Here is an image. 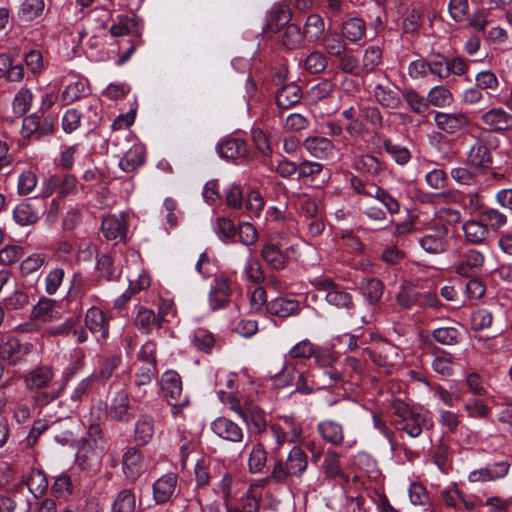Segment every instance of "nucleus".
<instances>
[{
	"mask_svg": "<svg viewBox=\"0 0 512 512\" xmlns=\"http://www.w3.org/2000/svg\"><path fill=\"white\" fill-rule=\"evenodd\" d=\"M317 432L325 442L333 446L345 445L347 448H351L356 444V440L344 441V428L342 424L332 419L320 421L317 424Z\"/></svg>",
	"mask_w": 512,
	"mask_h": 512,
	"instance_id": "obj_12",
	"label": "nucleus"
},
{
	"mask_svg": "<svg viewBox=\"0 0 512 512\" xmlns=\"http://www.w3.org/2000/svg\"><path fill=\"white\" fill-rule=\"evenodd\" d=\"M448 58L437 53L427 61L428 72L438 77L440 80L448 78Z\"/></svg>",
	"mask_w": 512,
	"mask_h": 512,
	"instance_id": "obj_61",
	"label": "nucleus"
},
{
	"mask_svg": "<svg viewBox=\"0 0 512 512\" xmlns=\"http://www.w3.org/2000/svg\"><path fill=\"white\" fill-rule=\"evenodd\" d=\"M342 35L351 43H357L366 35V23L359 17H351L341 26Z\"/></svg>",
	"mask_w": 512,
	"mask_h": 512,
	"instance_id": "obj_40",
	"label": "nucleus"
},
{
	"mask_svg": "<svg viewBox=\"0 0 512 512\" xmlns=\"http://www.w3.org/2000/svg\"><path fill=\"white\" fill-rule=\"evenodd\" d=\"M128 225L124 215H110L101 223V231L107 240H123L126 237Z\"/></svg>",
	"mask_w": 512,
	"mask_h": 512,
	"instance_id": "obj_21",
	"label": "nucleus"
},
{
	"mask_svg": "<svg viewBox=\"0 0 512 512\" xmlns=\"http://www.w3.org/2000/svg\"><path fill=\"white\" fill-rule=\"evenodd\" d=\"M95 378L94 376H88L82 379L73 389L70 395V404L68 406L69 411H73L78 408L84 397L91 391Z\"/></svg>",
	"mask_w": 512,
	"mask_h": 512,
	"instance_id": "obj_53",
	"label": "nucleus"
},
{
	"mask_svg": "<svg viewBox=\"0 0 512 512\" xmlns=\"http://www.w3.org/2000/svg\"><path fill=\"white\" fill-rule=\"evenodd\" d=\"M434 122L439 130L453 136L461 135L470 125L468 115L461 111L451 113L437 111Z\"/></svg>",
	"mask_w": 512,
	"mask_h": 512,
	"instance_id": "obj_9",
	"label": "nucleus"
},
{
	"mask_svg": "<svg viewBox=\"0 0 512 512\" xmlns=\"http://www.w3.org/2000/svg\"><path fill=\"white\" fill-rule=\"evenodd\" d=\"M38 178L31 170L23 171L18 177L17 191L19 195L26 196L36 188Z\"/></svg>",
	"mask_w": 512,
	"mask_h": 512,
	"instance_id": "obj_64",
	"label": "nucleus"
},
{
	"mask_svg": "<svg viewBox=\"0 0 512 512\" xmlns=\"http://www.w3.org/2000/svg\"><path fill=\"white\" fill-rule=\"evenodd\" d=\"M462 230L466 241L475 245L482 244L489 234L487 224L479 220L465 221Z\"/></svg>",
	"mask_w": 512,
	"mask_h": 512,
	"instance_id": "obj_35",
	"label": "nucleus"
},
{
	"mask_svg": "<svg viewBox=\"0 0 512 512\" xmlns=\"http://www.w3.org/2000/svg\"><path fill=\"white\" fill-rule=\"evenodd\" d=\"M54 378V371L50 366L43 365L32 369L25 377L26 387L30 390L46 388Z\"/></svg>",
	"mask_w": 512,
	"mask_h": 512,
	"instance_id": "obj_28",
	"label": "nucleus"
},
{
	"mask_svg": "<svg viewBox=\"0 0 512 512\" xmlns=\"http://www.w3.org/2000/svg\"><path fill=\"white\" fill-rule=\"evenodd\" d=\"M368 355L372 362L383 368L387 374L402 362L400 349L386 340H380L374 348L369 349Z\"/></svg>",
	"mask_w": 512,
	"mask_h": 512,
	"instance_id": "obj_5",
	"label": "nucleus"
},
{
	"mask_svg": "<svg viewBox=\"0 0 512 512\" xmlns=\"http://www.w3.org/2000/svg\"><path fill=\"white\" fill-rule=\"evenodd\" d=\"M123 472L127 479L137 480L144 472V466L141 454L135 447H130L124 453L122 458Z\"/></svg>",
	"mask_w": 512,
	"mask_h": 512,
	"instance_id": "obj_25",
	"label": "nucleus"
},
{
	"mask_svg": "<svg viewBox=\"0 0 512 512\" xmlns=\"http://www.w3.org/2000/svg\"><path fill=\"white\" fill-rule=\"evenodd\" d=\"M33 344L10 337L0 344V359L10 366H19L27 362L33 351Z\"/></svg>",
	"mask_w": 512,
	"mask_h": 512,
	"instance_id": "obj_7",
	"label": "nucleus"
},
{
	"mask_svg": "<svg viewBox=\"0 0 512 512\" xmlns=\"http://www.w3.org/2000/svg\"><path fill=\"white\" fill-rule=\"evenodd\" d=\"M481 121L493 131L512 129V115L502 108H492L481 115Z\"/></svg>",
	"mask_w": 512,
	"mask_h": 512,
	"instance_id": "obj_24",
	"label": "nucleus"
},
{
	"mask_svg": "<svg viewBox=\"0 0 512 512\" xmlns=\"http://www.w3.org/2000/svg\"><path fill=\"white\" fill-rule=\"evenodd\" d=\"M161 389L167 401L173 406H184L187 404L186 398L182 397V381L176 371H166L161 378Z\"/></svg>",
	"mask_w": 512,
	"mask_h": 512,
	"instance_id": "obj_11",
	"label": "nucleus"
},
{
	"mask_svg": "<svg viewBox=\"0 0 512 512\" xmlns=\"http://www.w3.org/2000/svg\"><path fill=\"white\" fill-rule=\"evenodd\" d=\"M325 52L331 57L341 56L347 50L346 42L335 32L327 33L322 39Z\"/></svg>",
	"mask_w": 512,
	"mask_h": 512,
	"instance_id": "obj_57",
	"label": "nucleus"
},
{
	"mask_svg": "<svg viewBox=\"0 0 512 512\" xmlns=\"http://www.w3.org/2000/svg\"><path fill=\"white\" fill-rule=\"evenodd\" d=\"M231 296V281L225 277H219L210 291V305L213 309L227 305Z\"/></svg>",
	"mask_w": 512,
	"mask_h": 512,
	"instance_id": "obj_31",
	"label": "nucleus"
},
{
	"mask_svg": "<svg viewBox=\"0 0 512 512\" xmlns=\"http://www.w3.org/2000/svg\"><path fill=\"white\" fill-rule=\"evenodd\" d=\"M217 152L222 158L234 160L245 156L246 143L239 138L225 139L218 144Z\"/></svg>",
	"mask_w": 512,
	"mask_h": 512,
	"instance_id": "obj_38",
	"label": "nucleus"
},
{
	"mask_svg": "<svg viewBox=\"0 0 512 512\" xmlns=\"http://www.w3.org/2000/svg\"><path fill=\"white\" fill-rule=\"evenodd\" d=\"M509 469L510 464L507 461L488 464L485 467L471 471L468 475V480L471 483L495 481L505 477Z\"/></svg>",
	"mask_w": 512,
	"mask_h": 512,
	"instance_id": "obj_14",
	"label": "nucleus"
},
{
	"mask_svg": "<svg viewBox=\"0 0 512 512\" xmlns=\"http://www.w3.org/2000/svg\"><path fill=\"white\" fill-rule=\"evenodd\" d=\"M24 77V68L21 64H13L9 55L0 54V78H5L12 82L21 81Z\"/></svg>",
	"mask_w": 512,
	"mask_h": 512,
	"instance_id": "obj_47",
	"label": "nucleus"
},
{
	"mask_svg": "<svg viewBox=\"0 0 512 512\" xmlns=\"http://www.w3.org/2000/svg\"><path fill=\"white\" fill-rule=\"evenodd\" d=\"M110 32L114 37L125 36L129 34H136L140 38L141 34L138 27V22L134 17L124 15L117 16L115 22L110 28Z\"/></svg>",
	"mask_w": 512,
	"mask_h": 512,
	"instance_id": "obj_46",
	"label": "nucleus"
},
{
	"mask_svg": "<svg viewBox=\"0 0 512 512\" xmlns=\"http://www.w3.org/2000/svg\"><path fill=\"white\" fill-rule=\"evenodd\" d=\"M33 94L28 88H21L13 99V110L20 116L24 115L31 108Z\"/></svg>",
	"mask_w": 512,
	"mask_h": 512,
	"instance_id": "obj_63",
	"label": "nucleus"
},
{
	"mask_svg": "<svg viewBox=\"0 0 512 512\" xmlns=\"http://www.w3.org/2000/svg\"><path fill=\"white\" fill-rule=\"evenodd\" d=\"M279 41L285 49L294 50L303 46L304 37L299 26L292 23L284 27Z\"/></svg>",
	"mask_w": 512,
	"mask_h": 512,
	"instance_id": "obj_48",
	"label": "nucleus"
},
{
	"mask_svg": "<svg viewBox=\"0 0 512 512\" xmlns=\"http://www.w3.org/2000/svg\"><path fill=\"white\" fill-rule=\"evenodd\" d=\"M460 336V332L458 328L447 326V327H439L433 330L432 337L433 339L442 345H454L458 342V338Z\"/></svg>",
	"mask_w": 512,
	"mask_h": 512,
	"instance_id": "obj_62",
	"label": "nucleus"
},
{
	"mask_svg": "<svg viewBox=\"0 0 512 512\" xmlns=\"http://www.w3.org/2000/svg\"><path fill=\"white\" fill-rule=\"evenodd\" d=\"M276 104L281 109H289L296 105L302 98V89L291 81L276 91Z\"/></svg>",
	"mask_w": 512,
	"mask_h": 512,
	"instance_id": "obj_27",
	"label": "nucleus"
},
{
	"mask_svg": "<svg viewBox=\"0 0 512 512\" xmlns=\"http://www.w3.org/2000/svg\"><path fill=\"white\" fill-rule=\"evenodd\" d=\"M324 354H320L314 343L308 339H304L296 343L288 353L285 355V361H306L311 358L316 360V357H322Z\"/></svg>",
	"mask_w": 512,
	"mask_h": 512,
	"instance_id": "obj_33",
	"label": "nucleus"
},
{
	"mask_svg": "<svg viewBox=\"0 0 512 512\" xmlns=\"http://www.w3.org/2000/svg\"><path fill=\"white\" fill-rule=\"evenodd\" d=\"M321 468L326 478L335 479L344 477L340 455L333 449H328L326 451Z\"/></svg>",
	"mask_w": 512,
	"mask_h": 512,
	"instance_id": "obj_44",
	"label": "nucleus"
},
{
	"mask_svg": "<svg viewBox=\"0 0 512 512\" xmlns=\"http://www.w3.org/2000/svg\"><path fill=\"white\" fill-rule=\"evenodd\" d=\"M427 101L429 105L438 108H444L452 104L453 95L447 87L443 85H437L431 88L428 92Z\"/></svg>",
	"mask_w": 512,
	"mask_h": 512,
	"instance_id": "obj_51",
	"label": "nucleus"
},
{
	"mask_svg": "<svg viewBox=\"0 0 512 512\" xmlns=\"http://www.w3.org/2000/svg\"><path fill=\"white\" fill-rule=\"evenodd\" d=\"M291 20V13L289 8L284 4L275 5L269 16L266 24V33H276L280 28L285 27Z\"/></svg>",
	"mask_w": 512,
	"mask_h": 512,
	"instance_id": "obj_37",
	"label": "nucleus"
},
{
	"mask_svg": "<svg viewBox=\"0 0 512 512\" xmlns=\"http://www.w3.org/2000/svg\"><path fill=\"white\" fill-rule=\"evenodd\" d=\"M154 435V420L149 415H141L135 423L134 442L145 446L151 442Z\"/></svg>",
	"mask_w": 512,
	"mask_h": 512,
	"instance_id": "obj_36",
	"label": "nucleus"
},
{
	"mask_svg": "<svg viewBox=\"0 0 512 512\" xmlns=\"http://www.w3.org/2000/svg\"><path fill=\"white\" fill-rule=\"evenodd\" d=\"M177 488V475L167 473L158 478L152 486L153 499L157 504L168 502Z\"/></svg>",
	"mask_w": 512,
	"mask_h": 512,
	"instance_id": "obj_20",
	"label": "nucleus"
},
{
	"mask_svg": "<svg viewBox=\"0 0 512 512\" xmlns=\"http://www.w3.org/2000/svg\"><path fill=\"white\" fill-rule=\"evenodd\" d=\"M401 98L404 99L407 106L416 114H424L429 109L427 98L419 94L412 88L404 89Z\"/></svg>",
	"mask_w": 512,
	"mask_h": 512,
	"instance_id": "obj_55",
	"label": "nucleus"
},
{
	"mask_svg": "<svg viewBox=\"0 0 512 512\" xmlns=\"http://www.w3.org/2000/svg\"><path fill=\"white\" fill-rule=\"evenodd\" d=\"M363 296L370 304L378 303L384 292V284L377 278H369L363 280L361 284Z\"/></svg>",
	"mask_w": 512,
	"mask_h": 512,
	"instance_id": "obj_52",
	"label": "nucleus"
},
{
	"mask_svg": "<svg viewBox=\"0 0 512 512\" xmlns=\"http://www.w3.org/2000/svg\"><path fill=\"white\" fill-rule=\"evenodd\" d=\"M302 145L309 155L318 159L333 158L335 154L334 143L323 136H309Z\"/></svg>",
	"mask_w": 512,
	"mask_h": 512,
	"instance_id": "obj_18",
	"label": "nucleus"
},
{
	"mask_svg": "<svg viewBox=\"0 0 512 512\" xmlns=\"http://www.w3.org/2000/svg\"><path fill=\"white\" fill-rule=\"evenodd\" d=\"M353 167L360 173H364L372 177H377L384 171L385 164L376 156L370 153H365L358 155L354 159Z\"/></svg>",
	"mask_w": 512,
	"mask_h": 512,
	"instance_id": "obj_32",
	"label": "nucleus"
},
{
	"mask_svg": "<svg viewBox=\"0 0 512 512\" xmlns=\"http://www.w3.org/2000/svg\"><path fill=\"white\" fill-rule=\"evenodd\" d=\"M17 507L23 512H31V502L25 496L23 483L14 484L7 495H0V512H13Z\"/></svg>",
	"mask_w": 512,
	"mask_h": 512,
	"instance_id": "obj_10",
	"label": "nucleus"
},
{
	"mask_svg": "<svg viewBox=\"0 0 512 512\" xmlns=\"http://www.w3.org/2000/svg\"><path fill=\"white\" fill-rule=\"evenodd\" d=\"M112 512H139L134 492L129 489L120 491L113 502Z\"/></svg>",
	"mask_w": 512,
	"mask_h": 512,
	"instance_id": "obj_50",
	"label": "nucleus"
},
{
	"mask_svg": "<svg viewBox=\"0 0 512 512\" xmlns=\"http://www.w3.org/2000/svg\"><path fill=\"white\" fill-rule=\"evenodd\" d=\"M25 485V490L28 491L34 497H40L46 493L48 489V480L45 473L39 469H32L28 475L26 482H22ZM27 497V494L25 493Z\"/></svg>",
	"mask_w": 512,
	"mask_h": 512,
	"instance_id": "obj_43",
	"label": "nucleus"
},
{
	"mask_svg": "<svg viewBox=\"0 0 512 512\" xmlns=\"http://www.w3.org/2000/svg\"><path fill=\"white\" fill-rule=\"evenodd\" d=\"M210 428L216 436L229 442L238 443L244 437L242 428L226 417H218L213 420Z\"/></svg>",
	"mask_w": 512,
	"mask_h": 512,
	"instance_id": "obj_17",
	"label": "nucleus"
},
{
	"mask_svg": "<svg viewBox=\"0 0 512 512\" xmlns=\"http://www.w3.org/2000/svg\"><path fill=\"white\" fill-rule=\"evenodd\" d=\"M158 369L156 365H140L135 373L134 386H135V398L137 401H141L146 395L145 387L150 385L153 379L156 378Z\"/></svg>",
	"mask_w": 512,
	"mask_h": 512,
	"instance_id": "obj_26",
	"label": "nucleus"
},
{
	"mask_svg": "<svg viewBox=\"0 0 512 512\" xmlns=\"http://www.w3.org/2000/svg\"><path fill=\"white\" fill-rule=\"evenodd\" d=\"M327 64V56L324 52L319 50L309 53L303 60V68L311 74H317L324 71Z\"/></svg>",
	"mask_w": 512,
	"mask_h": 512,
	"instance_id": "obj_58",
	"label": "nucleus"
},
{
	"mask_svg": "<svg viewBox=\"0 0 512 512\" xmlns=\"http://www.w3.org/2000/svg\"><path fill=\"white\" fill-rule=\"evenodd\" d=\"M44 0H24L19 9V17L26 22L38 18L44 11Z\"/></svg>",
	"mask_w": 512,
	"mask_h": 512,
	"instance_id": "obj_59",
	"label": "nucleus"
},
{
	"mask_svg": "<svg viewBox=\"0 0 512 512\" xmlns=\"http://www.w3.org/2000/svg\"><path fill=\"white\" fill-rule=\"evenodd\" d=\"M166 311L163 307L159 308L158 315L152 309L139 307L135 316V326L145 334L151 333L155 328H161L164 322Z\"/></svg>",
	"mask_w": 512,
	"mask_h": 512,
	"instance_id": "obj_16",
	"label": "nucleus"
},
{
	"mask_svg": "<svg viewBox=\"0 0 512 512\" xmlns=\"http://www.w3.org/2000/svg\"><path fill=\"white\" fill-rule=\"evenodd\" d=\"M385 152L398 164L406 165L411 159L410 150L398 143L393 142L391 139H386L383 142Z\"/></svg>",
	"mask_w": 512,
	"mask_h": 512,
	"instance_id": "obj_54",
	"label": "nucleus"
},
{
	"mask_svg": "<svg viewBox=\"0 0 512 512\" xmlns=\"http://www.w3.org/2000/svg\"><path fill=\"white\" fill-rule=\"evenodd\" d=\"M261 257L263 261L273 270L279 271L286 267L287 259L275 244H265L261 249Z\"/></svg>",
	"mask_w": 512,
	"mask_h": 512,
	"instance_id": "obj_41",
	"label": "nucleus"
},
{
	"mask_svg": "<svg viewBox=\"0 0 512 512\" xmlns=\"http://www.w3.org/2000/svg\"><path fill=\"white\" fill-rule=\"evenodd\" d=\"M467 160L471 167L482 170L490 168L493 162L491 151L482 140H477L473 144L468 153Z\"/></svg>",
	"mask_w": 512,
	"mask_h": 512,
	"instance_id": "obj_23",
	"label": "nucleus"
},
{
	"mask_svg": "<svg viewBox=\"0 0 512 512\" xmlns=\"http://www.w3.org/2000/svg\"><path fill=\"white\" fill-rule=\"evenodd\" d=\"M383 63V51L379 46H368L362 56L361 70L365 74L375 72Z\"/></svg>",
	"mask_w": 512,
	"mask_h": 512,
	"instance_id": "obj_45",
	"label": "nucleus"
},
{
	"mask_svg": "<svg viewBox=\"0 0 512 512\" xmlns=\"http://www.w3.org/2000/svg\"><path fill=\"white\" fill-rule=\"evenodd\" d=\"M241 418L256 434H262L267 429V416L265 412L256 405H245V410Z\"/></svg>",
	"mask_w": 512,
	"mask_h": 512,
	"instance_id": "obj_29",
	"label": "nucleus"
},
{
	"mask_svg": "<svg viewBox=\"0 0 512 512\" xmlns=\"http://www.w3.org/2000/svg\"><path fill=\"white\" fill-rule=\"evenodd\" d=\"M107 415L119 422H129L133 418L128 392L122 389L115 393L107 408Z\"/></svg>",
	"mask_w": 512,
	"mask_h": 512,
	"instance_id": "obj_15",
	"label": "nucleus"
},
{
	"mask_svg": "<svg viewBox=\"0 0 512 512\" xmlns=\"http://www.w3.org/2000/svg\"><path fill=\"white\" fill-rule=\"evenodd\" d=\"M392 408L396 416L395 425L397 429L405 432L411 438L419 437L424 428L433 425L426 413L416 411L402 401H394Z\"/></svg>",
	"mask_w": 512,
	"mask_h": 512,
	"instance_id": "obj_2",
	"label": "nucleus"
},
{
	"mask_svg": "<svg viewBox=\"0 0 512 512\" xmlns=\"http://www.w3.org/2000/svg\"><path fill=\"white\" fill-rule=\"evenodd\" d=\"M446 235L447 229L441 227L434 233H428L423 235L419 239V244L424 251L430 254H440L446 250Z\"/></svg>",
	"mask_w": 512,
	"mask_h": 512,
	"instance_id": "obj_30",
	"label": "nucleus"
},
{
	"mask_svg": "<svg viewBox=\"0 0 512 512\" xmlns=\"http://www.w3.org/2000/svg\"><path fill=\"white\" fill-rule=\"evenodd\" d=\"M484 255L476 249H468L462 253L455 264V272L463 277H469L483 266Z\"/></svg>",
	"mask_w": 512,
	"mask_h": 512,
	"instance_id": "obj_19",
	"label": "nucleus"
},
{
	"mask_svg": "<svg viewBox=\"0 0 512 512\" xmlns=\"http://www.w3.org/2000/svg\"><path fill=\"white\" fill-rule=\"evenodd\" d=\"M371 93L374 100L385 110L392 112L402 106L398 86L387 78L376 83Z\"/></svg>",
	"mask_w": 512,
	"mask_h": 512,
	"instance_id": "obj_8",
	"label": "nucleus"
},
{
	"mask_svg": "<svg viewBox=\"0 0 512 512\" xmlns=\"http://www.w3.org/2000/svg\"><path fill=\"white\" fill-rule=\"evenodd\" d=\"M325 30V23L322 17L318 14H310L304 24L303 37L309 42H315L323 35Z\"/></svg>",
	"mask_w": 512,
	"mask_h": 512,
	"instance_id": "obj_49",
	"label": "nucleus"
},
{
	"mask_svg": "<svg viewBox=\"0 0 512 512\" xmlns=\"http://www.w3.org/2000/svg\"><path fill=\"white\" fill-rule=\"evenodd\" d=\"M283 421L285 426L273 423L269 427V431L278 447L285 443H296L302 434V428L300 425L295 424L292 417L285 416Z\"/></svg>",
	"mask_w": 512,
	"mask_h": 512,
	"instance_id": "obj_13",
	"label": "nucleus"
},
{
	"mask_svg": "<svg viewBox=\"0 0 512 512\" xmlns=\"http://www.w3.org/2000/svg\"><path fill=\"white\" fill-rule=\"evenodd\" d=\"M85 326L98 339H105L108 336V319L105 317L103 311L97 307H91L87 310L85 315Z\"/></svg>",
	"mask_w": 512,
	"mask_h": 512,
	"instance_id": "obj_22",
	"label": "nucleus"
},
{
	"mask_svg": "<svg viewBox=\"0 0 512 512\" xmlns=\"http://www.w3.org/2000/svg\"><path fill=\"white\" fill-rule=\"evenodd\" d=\"M308 468V456L298 445L292 447L285 460L274 461L269 479L277 484H286L290 478H300Z\"/></svg>",
	"mask_w": 512,
	"mask_h": 512,
	"instance_id": "obj_1",
	"label": "nucleus"
},
{
	"mask_svg": "<svg viewBox=\"0 0 512 512\" xmlns=\"http://www.w3.org/2000/svg\"><path fill=\"white\" fill-rule=\"evenodd\" d=\"M13 218L20 226L35 224L40 218V211L29 201H22L13 210Z\"/></svg>",
	"mask_w": 512,
	"mask_h": 512,
	"instance_id": "obj_39",
	"label": "nucleus"
},
{
	"mask_svg": "<svg viewBox=\"0 0 512 512\" xmlns=\"http://www.w3.org/2000/svg\"><path fill=\"white\" fill-rule=\"evenodd\" d=\"M395 299L398 306L404 310H410L413 307L438 308L441 305L435 291L422 292L411 282L400 285Z\"/></svg>",
	"mask_w": 512,
	"mask_h": 512,
	"instance_id": "obj_3",
	"label": "nucleus"
},
{
	"mask_svg": "<svg viewBox=\"0 0 512 512\" xmlns=\"http://www.w3.org/2000/svg\"><path fill=\"white\" fill-rule=\"evenodd\" d=\"M313 286L329 305L348 311L353 309L352 295L330 278L315 279Z\"/></svg>",
	"mask_w": 512,
	"mask_h": 512,
	"instance_id": "obj_4",
	"label": "nucleus"
},
{
	"mask_svg": "<svg viewBox=\"0 0 512 512\" xmlns=\"http://www.w3.org/2000/svg\"><path fill=\"white\" fill-rule=\"evenodd\" d=\"M299 303L294 299L276 298L267 304V311L280 318L298 313Z\"/></svg>",
	"mask_w": 512,
	"mask_h": 512,
	"instance_id": "obj_42",
	"label": "nucleus"
},
{
	"mask_svg": "<svg viewBox=\"0 0 512 512\" xmlns=\"http://www.w3.org/2000/svg\"><path fill=\"white\" fill-rule=\"evenodd\" d=\"M146 149L142 144H134L119 161V167L124 172H133L145 162Z\"/></svg>",
	"mask_w": 512,
	"mask_h": 512,
	"instance_id": "obj_34",
	"label": "nucleus"
},
{
	"mask_svg": "<svg viewBox=\"0 0 512 512\" xmlns=\"http://www.w3.org/2000/svg\"><path fill=\"white\" fill-rule=\"evenodd\" d=\"M331 356L323 355L316 357V368L311 370V376H314V385L318 389H326L341 383L344 374L337 367L330 364Z\"/></svg>",
	"mask_w": 512,
	"mask_h": 512,
	"instance_id": "obj_6",
	"label": "nucleus"
},
{
	"mask_svg": "<svg viewBox=\"0 0 512 512\" xmlns=\"http://www.w3.org/2000/svg\"><path fill=\"white\" fill-rule=\"evenodd\" d=\"M192 342L198 350L210 353L215 345V338L208 330L198 328L193 332Z\"/></svg>",
	"mask_w": 512,
	"mask_h": 512,
	"instance_id": "obj_60",
	"label": "nucleus"
},
{
	"mask_svg": "<svg viewBox=\"0 0 512 512\" xmlns=\"http://www.w3.org/2000/svg\"><path fill=\"white\" fill-rule=\"evenodd\" d=\"M267 463V452L264 446L257 442L252 446L248 458V468L251 473H260Z\"/></svg>",
	"mask_w": 512,
	"mask_h": 512,
	"instance_id": "obj_56",
	"label": "nucleus"
}]
</instances>
